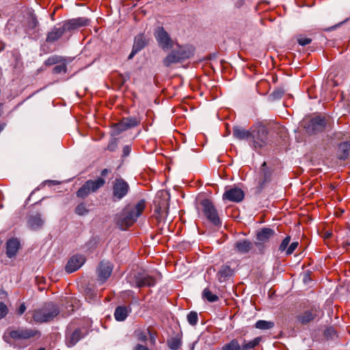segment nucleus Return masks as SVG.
I'll list each match as a JSON object with an SVG mask.
<instances>
[{
  "label": "nucleus",
  "instance_id": "nucleus-1",
  "mask_svg": "<svg viewBox=\"0 0 350 350\" xmlns=\"http://www.w3.org/2000/svg\"><path fill=\"white\" fill-rule=\"evenodd\" d=\"M146 207L144 200L139 201L135 205H128L116 215V223L120 229L124 230L134 224L137 219L142 215Z\"/></svg>",
  "mask_w": 350,
  "mask_h": 350
},
{
  "label": "nucleus",
  "instance_id": "nucleus-2",
  "mask_svg": "<svg viewBox=\"0 0 350 350\" xmlns=\"http://www.w3.org/2000/svg\"><path fill=\"white\" fill-rule=\"evenodd\" d=\"M175 46L163 60V64L165 67L180 63L194 55L195 49L191 45H180L176 42Z\"/></svg>",
  "mask_w": 350,
  "mask_h": 350
},
{
  "label": "nucleus",
  "instance_id": "nucleus-3",
  "mask_svg": "<svg viewBox=\"0 0 350 350\" xmlns=\"http://www.w3.org/2000/svg\"><path fill=\"white\" fill-rule=\"evenodd\" d=\"M248 142L256 151L265 147L269 142L268 130L266 126L262 124L252 126Z\"/></svg>",
  "mask_w": 350,
  "mask_h": 350
},
{
  "label": "nucleus",
  "instance_id": "nucleus-4",
  "mask_svg": "<svg viewBox=\"0 0 350 350\" xmlns=\"http://www.w3.org/2000/svg\"><path fill=\"white\" fill-rule=\"evenodd\" d=\"M59 313V308L52 303H48L42 308L34 311L33 321L38 323L52 321Z\"/></svg>",
  "mask_w": 350,
  "mask_h": 350
},
{
  "label": "nucleus",
  "instance_id": "nucleus-5",
  "mask_svg": "<svg viewBox=\"0 0 350 350\" xmlns=\"http://www.w3.org/2000/svg\"><path fill=\"white\" fill-rule=\"evenodd\" d=\"M200 209L204 217L215 226L221 224L218 212L213 204L209 199L205 198L200 202Z\"/></svg>",
  "mask_w": 350,
  "mask_h": 350
},
{
  "label": "nucleus",
  "instance_id": "nucleus-6",
  "mask_svg": "<svg viewBox=\"0 0 350 350\" xmlns=\"http://www.w3.org/2000/svg\"><path fill=\"white\" fill-rule=\"evenodd\" d=\"M105 184V180L102 177H99L96 180H88L79 189L76 195L78 198H85L90 193H96Z\"/></svg>",
  "mask_w": 350,
  "mask_h": 350
},
{
  "label": "nucleus",
  "instance_id": "nucleus-7",
  "mask_svg": "<svg viewBox=\"0 0 350 350\" xmlns=\"http://www.w3.org/2000/svg\"><path fill=\"white\" fill-rule=\"evenodd\" d=\"M154 38L159 46L163 51H169L174 48L176 42L163 27H158L154 31Z\"/></svg>",
  "mask_w": 350,
  "mask_h": 350
},
{
  "label": "nucleus",
  "instance_id": "nucleus-8",
  "mask_svg": "<svg viewBox=\"0 0 350 350\" xmlns=\"http://www.w3.org/2000/svg\"><path fill=\"white\" fill-rule=\"evenodd\" d=\"M130 191L129 183L122 178H116L112 182V200L120 201L127 196Z\"/></svg>",
  "mask_w": 350,
  "mask_h": 350
},
{
  "label": "nucleus",
  "instance_id": "nucleus-9",
  "mask_svg": "<svg viewBox=\"0 0 350 350\" xmlns=\"http://www.w3.org/2000/svg\"><path fill=\"white\" fill-rule=\"evenodd\" d=\"M129 282L131 286L138 288L150 287L155 285L156 280L148 274L137 273L134 274L133 278L129 279Z\"/></svg>",
  "mask_w": 350,
  "mask_h": 350
},
{
  "label": "nucleus",
  "instance_id": "nucleus-10",
  "mask_svg": "<svg viewBox=\"0 0 350 350\" xmlns=\"http://www.w3.org/2000/svg\"><path fill=\"white\" fill-rule=\"evenodd\" d=\"M87 334L88 329L85 327H77L72 331L71 325H70L66 336L67 346L73 347Z\"/></svg>",
  "mask_w": 350,
  "mask_h": 350
},
{
  "label": "nucleus",
  "instance_id": "nucleus-11",
  "mask_svg": "<svg viewBox=\"0 0 350 350\" xmlns=\"http://www.w3.org/2000/svg\"><path fill=\"white\" fill-rule=\"evenodd\" d=\"M90 20L85 17H79L64 22L62 27L66 31H71L82 27L89 25Z\"/></svg>",
  "mask_w": 350,
  "mask_h": 350
},
{
  "label": "nucleus",
  "instance_id": "nucleus-12",
  "mask_svg": "<svg viewBox=\"0 0 350 350\" xmlns=\"http://www.w3.org/2000/svg\"><path fill=\"white\" fill-rule=\"evenodd\" d=\"M274 234V230L269 228H264L258 232L257 239L259 243H256L255 245L258 248L260 254L264 252L265 247L262 243L267 242Z\"/></svg>",
  "mask_w": 350,
  "mask_h": 350
},
{
  "label": "nucleus",
  "instance_id": "nucleus-13",
  "mask_svg": "<svg viewBox=\"0 0 350 350\" xmlns=\"http://www.w3.org/2000/svg\"><path fill=\"white\" fill-rule=\"evenodd\" d=\"M113 265L109 261H101L97 269L98 280L105 282L111 275Z\"/></svg>",
  "mask_w": 350,
  "mask_h": 350
},
{
  "label": "nucleus",
  "instance_id": "nucleus-14",
  "mask_svg": "<svg viewBox=\"0 0 350 350\" xmlns=\"http://www.w3.org/2000/svg\"><path fill=\"white\" fill-rule=\"evenodd\" d=\"M223 200L234 202H240L244 198V192L239 188L227 189L223 194Z\"/></svg>",
  "mask_w": 350,
  "mask_h": 350
},
{
  "label": "nucleus",
  "instance_id": "nucleus-15",
  "mask_svg": "<svg viewBox=\"0 0 350 350\" xmlns=\"http://www.w3.org/2000/svg\"><path fill=\"white\" fill-rule=\"evenodd\" d=\"M38 333L35 329L20 327L16 330L11 331L10 336L13 339H28L35 336Z\"/></svg>",
  "mask_w": 350,
  "mask_h": 350
},
{
  "label": "nucleus",
  "instance_id": "nucleus-16",
  "mask_svg": "<svg viewBox=\"0 0 350 350\" xmlns=\"http://www.w3.org/2000/svg\"><path fill=\"white\" fill-rule=\"evenodd\" d=\"M326 126V120L324 117L316 116L312 118L308 126L307 130L310 133H317L323 131Z\"/></svg>",
  "mask_w": 350,
  "mask_h": 350
},
{
  "label": "nucleus",
  "instance_id": "nucleus-17",
  "mask_svg": "<svg viewBox=\"0 0 350 350\" xmlns=\"http://www.w3.org/2000/svg\"><path fill=\"white\" fill-rule=\"evenodd\" d=\"M254 244L247 239H241L234 243L233 250L239 254H246L252 251Z\"/></svg>",
  "mask_w": 350,
  "mask_h": 350
},
{
  "label": "nucleus",
  "instance_id": "nucleus-18",
  "mask_svg": "<svg viewBox=\"0 0 350 350\" xmlns=\"http://www.w3.org/2000/svg\"><path fill=\"white\" fill-rule=\"evenodd\" d=\"M85 262V258L82 255H74L68 260L66 271L68 273H72L79 269Z\"/></svg>",
  "mask_w": 350,
  "mask_h": 350
},
{
  "label": "nucleus",
  "instance_id": "nucleus-19",
  "mask_svg": "<svg viewBox=\"0 0 350 350\" xmlns=\"http://www.w3.org/2000/svg\"><path fill=\"white\" fill-rule=\"evenodd\" d=\"M21 247V243L17 238H11L6 242L5 254L10 258L14 257Z\"/></svg>",
  "mask_w": 350,
  "mask_h": 350
},
{
  "label": "nucleus",
  "instance_id": "nucleus-20",
  "mask_svg": "<svg viewBox=\"0 0 350 350\" xmlns=\"http://www.w3.org/2000/svg\"><path fill=\"white\" fill-rule=\"evenodd\" d=\"M27 226L33 230H36L40 229L44 224V220L42 218V215L39 213H36L35 215H30L27 217Z\"/></svg>",
  "mask_w": 350,
  "mask_h": 350
},
{
  "label": "nucleus",
  "instance_id": "nucleus-21",
  "mask_svg": "<svg viewBox=\"0 0 350 350\" xmlns=\"http://www.w3.org/2000/svg\"><path fill=\"white\" fill-rule=\"evenodd\" d=\"M64 33L65 31L62 25L60 27H54L51 31L48 33L46 40L48 42H53L59 39Z\"/></svg>",
  "mask_w": 350,
  "mask_h": 350
},
{
  "label": "nucleus",
  "instance_id": "nucleus-22",
  "mask_svg": "<svg viewBox=\"0 0 350 350\" xmlns=\"http://www.w3.org/2000/svg\"><path fill=\"white\" fill-rule=\"evenodd\" d=\"M317 315V310L316 309H311L297 316V320L301 324H307L314 320Z\"/></svg>",
  "mask_w": 350,
  "mask_h": 350
},
{
  "label": "nucleus",
  "instance_id": "nucleus-23",
  "mask_svg": "<svg viewBox=\"0 0 350 350\" xmlns=\"http://www.w3.org/2000/svg\"><path fill=\"white\" fill-rule=\"evenodd\" d=\"M251 133V128L249 130H246L239 126H234L233 128V136L240 140L246 139L249 142L250 136Z\"/></svg>",
  "mask_w": 350,
  "mask_h": 350
},
{
  "label": "nucleus",
  "instance_id": "nucleus-24",
  "mask_svg": "<svg viewBox=\"0 0 350 350\" xmlns=\"http://www.w3.org/2000/svg\"><path fill=\"white\" fill-rule=\"evenodd\" d=\"M131 312L130 306H118L114 312V317L118 321H124Z\"/></svg>",
  "mask_w": 350,
  "mask_h": 350
},
{
  "label": "nucleus",
  "instance_id": "nucleus-25",
  "mask_svg": "<svg viewBox=\"0 0 350 350\" xmlns=\"http://www.w3.org/2000/svg\"><path fill=\"white\" fill-rule=\"evenodd\" d=\"M232 275V269L228 265H222L217 275L220 282L226 281Z\"/></svg>",
  "mask_w": 350,
  "mask_h": 350
},
{
  "label": "nucleus",
  "instance_id": "nucleus-26",
  "mask_svg": "<svg viewBox=\"0 0 350 350\" xmlns=\"http://www.w3.org/2000/svg\"><path fill=\"white\" fill-rule=\"evenodd\" d=\"M350 144L347 142L340 143L338 146L337 155L338 159L345 160L349 154Z\"/></svg>",
  "mask_w": 350,
  "mask_h": 350
},
{
  "label": "nucleus",
  "instance_id": "nucleus-27",
  "mask_svg": "<svg viewBox=\"0 0 350 350\" xmlns=\"http://www.w3.org/2000/svg\"><path fill=\"white\" fill-rule=\"evenodd\" d=\"M155 204V213L158 214V217L164 218L167 215L168 212V203L166 201H163V202H154Z\"/></svg>",
  "mask_w": 350,
  "mask_h": 350
},
{
  "label": "nucleus",
  "instance_id": "nucleus-28",
  "mask_svg": "<svg viewBox=\"0 0 350 350\" xmlns=\"http://www.w3.org/2000/svg\"><path fill=\"white\" fill-rule=\"evenodd\" d=\"M148 40L146 39L143 34H139L135 36L133 47L135 49V50L140 51L148 44Z\"/></svg>",
  "mask_w": 350,
  "mask_h": 350
},
{
  "label": "nucleus",
  "instance_id": "nucleus-29",
  "mask_svg": "<svg viewBox=\"0 0 350 350\" xmlns=\"http://www.w3.org/2000/svg\"><path fill=\"white\" fill-rule=\"evenodd\" d=\"M260 171L263 176V180L260 182V185L262 186L265 183L270 180L272 172L271 170L267 167L265 161L262 164Z\"/></svg>",
  "mask_w": 350,
  "mask_h": 350
},
{
  "label": "nucleus",
  "instance_id": "nucleus-30",
  "mask_svg": "<svg viewBox=\"0 0 350 350\" xmlns=\"http://www.w3.org/2000/svg\"><path fill=\"white\" fill-rule=\"evenodd\" d=\"M260 341H261L260 337H256L254 340H252L250 342H246V340H244L241 346V350L252 349L254 347H256L257 345H258V344L260 343Z\"/></svg>",
  "mask_w": 350,
  "mask_h": 350
},
{
  "label": "nucleus",
  "instance_id": "nucleus-31",
  "mask_svg": "<svg viewBox=\"0 0 350 350\" xmlns=\"http://www.w3.org/2000/svg\"><path fill=\"white\" fill-rule=\"evenodd\" d=\"M167 342L169 348L172 350H178L182 345L181 338L179 336L171 338Z\"/></svg>",
  "mask_w": 350,
  "mask_h": 350
},
{
  "label": "nucleus",
  "instance_id": "nucleus-32",
  "mask_svg": "<svg viewBox=\"0 0 350 350\" xmlns=\"http://www.w3.org/2000/svg\"><path fill=\"white\" fill-rule=\"evenodd\" d=\"M274 323L264 320H259L255 324V327L259 329H269L273 328Z\"/></svg>",
  "mask_w": 350,
  "mask_h": 350
},
{
  "label": "nucleus",
  "instance_id": "nucleus-33",
  "mask_svg": "<svg viewBox=\"0 0 350 350\" xmlns=\"http://www.w3.org/2000/svg\"><path fill=\"white\" fill-rule=\"evenodd\" d=\"M122 122L124 124L126 129L135 127L139 124V121L136 118L133 117L124 118Z\"/></svg>",
  "mask_w": 350,
  "mask_h": 350
},
{
  "label": "nucleus",
  "instance_id": "nucleus-34",
  "mask_svg": "<svg viewBox=\"0 0 350 350\" xmlns=\"http://www.w3.org/2000/svg\"><path fill=\"white\" fill-rule=\"evenodd\" d=\"M126 130L127 129L125 127L124 124L122 121H120L118 123L113 124L111 130V134L113 136H117Z\"/></svg>",
  "mask_w": 350,
  "mask_h": 350
},
{
  "label": "nucleus",
  "instance_id": "nucleus-35",
  "mask_svg": "<svg viewBox=\"0 0 350 350\" xmlns=\"http://www.w3.org/2000/svg\"><path fill=\"white\" fill-rule=\"evenodd\" d=\"M202 297L209 302H215L219 299V297L213 294L208 288H204L202 292Z\"/></svg>",
  "mask_w": 350,
  "mask_h": 350
},
{
  "label": "nucleus",
  "instance_id": "nucleus-36",
  "mask_svg": "<svg viewBox=\"0 0 350 350\" xmlns=\"http://www.w3.org/2000/svg\"><path fill=\"white\" fill-rule=\"evenodd\" d=\"M221 350H241V345L237 339H233L224 345Z\"/></svg>",
  "mask_w": 350,
  "mask_h": 350
},
{
  "label": "nucleus",
  "instance_id": "nucleus-37",
  "mask_svg": "<svg viewBox=\"0 0 350 350\" xmlns=\"http://www.w3.org/2000/svg\"><path fill=\"white\" fill-rule=\"evenodd\" d=\"M89 210L87 208L86 204L85 202H81L75 208V213L78 215L83 216L88 214Z\"/></svg>",
  "mask_w": 350,
  "mask_h": 350
},
{
  "label": "nucleus",
  "instance_id": "nucleus-38",
  "mask_svg": "<svg viewBox=\"0 0 350 350\" xmlns=\"http://www.w3.org/2000/svg\"><path fill=\"white\" fill-rule=\"evenodd\" d=\"M187 321L191 325H196L198 321V313L195 311H191L187 317Z\"/></svg>",
  "mask_w": 350,
  "mask_h": 350
},
{
  "label": "nucleus",
  "instance_id": "nucleus-39",
  "mask_svg": "<svg viewBox=\"0 0 350 350\" xmlns=\"http://www.w3.org/2000/svg\"><path fill=\"white\" fill-rule=\"evenodd\" d=\"M67 71V66L65 63L56 65L53 68V72L55 74H61V73H66Z\"/></svg>",
  "mask_w": 350,
  "mask_h": 350
},
{
  "label": "nucleus",
  "instance_id": "nucleus-40",
  "mask_svg": "<svg viewBox=\"0 0 350 350\" xmlns=\"http://www.w3.org/2000/svg\"><path fill=\"white\" fill-rule=\"evenodd\" d=\"M290 241L291 237H286L282 241L281 244L280 245L279 250L282 252L286 251L287 250V246L288 245Z\"/></svg>",
  "mask_w": 350,
  "mask_h": 350
},
{
  "label": "nucleus",
  "instance_id": "nucleus-41",
  "mask_svg": "<svg viewBox=\"0 0 350 350\" xmlns=\"http://www.w3.org/2000/svg\"><path fill=\"white\" fill-rule=\"evenodd\" d=\"M38 21L36 17L33 15H31L28 20V27L33 29L38 26Z\"/></svg>",
  "mask_w": 350,
  "mask_h": 350
},
{
  "label": "nucleus",
  "instance_id": "nucleus-42",
  "mask_svg": "<svg viewBox=\"0 0 350 350\" xmlns=\"http://www.w3.org/2000/svg\"><path fill=\"white\" fill-rule=\"evenodd\" d=\"M284 90H282L281 88H278V89L275 90L272 92L271 96L275 100V99H280V98H282V96L284 95Z\"/></svg>",
  "mask_w": 350,
  "mask_h": 350
},
{
  "label": "nucleus",
  "instance_id": "nucleus-43",
  "mask_svg": "<svg viewBox=\"0 0 350 350\" xmlns=\"http://www.w3.org/2000/svg\"><path fill=\"white\" fill-rule=\"evenodd\" d=\"M298 245L299 243L297 241L293 242L286 250V254L288 256L292 254L298 247Z\"/></svg>",
  "mask_w": 350,
  "mask_h": 350
},
{
  "label": "nucleus",
  "instance_id": "nucleus-44",
  "mask_svg": "<svg viewBox=\"0 0 350 350\" xmlns=\"http://www.w3.org/2000/svg\"><path fill=\"white\" fill-rule=\"evenodd\" d=\"M8 312V309L7 306L2 301H0V319L5 317Z\"/></svg>",
  "mask_w": 350,
  "mask_h": 350
},
{
  "label": "nucleus",
  "instance_id": "nucleus-45",
  "mask_svg": "<svg viewBox=\"0 0 350 350\" xmlns=\"http://www.w3.org/2000/svg\"><path fill=\"white\" fill-rule=\"evenodd\" d=\"M58 59H59V57L57 56L51 57L45 61V65L52 66V65L56 64L59 62Z\"/></svg>",
  "mask_w": 350,
  "mask_h": 350
},
{
  "label": "nucleus",
  "instance_id": "nucleus-46",
  "mask_svg": "<svg viewBox=\"0 0 350 350\" xmlns=\"http://www.w3.org/2000/svg\"><path fill=\"white\" fill-rule=\"evenodd\" d=\"M136 336L139 341L145 342L147 340V334L144 332L138 331L136 332Z\"/></svg>",
  "mask_w": 350,
  "mask_h": 350
},
{
  "label": "nucleus",
  "instance_id": "nucleus-47",
  "mask_svg": "<svg viewBox=\"0 0 350 350\" xmlns=\"http://www.w3.org/2000/svg\"><path fill=\"white\" fill-rule=\"evenodd\" d=\"M297 42L301 46H306L310 44L312 40L309 38L300 37L297 39Z\"/></svg>",
  "mask_w": 350,
  "mask_h": 350
},
{
  "label": "nucleus",
  "instance_id": "nucleus-48",
  "mask_svg": "<svg viewBox=\"0 0 350 350\" xmlns=\"http://www.w3.org/2000/svg\"><path fill=\"white\" fill-rule=\"evenodd\" d=\"M118 147V142H117V140L116 139H112L109 144H108V146H107V150L111 151V152H113L116 150V149Z\"/></svg>",
  "mask_w": 350,
  "mask_h": 350
},
{
  "label": "nucleus",
  "instance_id": "nucleus-49",
  "mask_svg": "<svg viewBox=\"0 0 350 350\" xmlns=\"http://www.w3.org/2000/svg\"><path fill=\"white\" fill-rule=\"evenodd\" d=\"M131 148L130 146H129V145L124 146L122 149V157H125L129 156L131 153Z\"/></svg>",
  "mask_w": 350,
  "mask_h": 350
},
{
  "label": "nucleus",
  "instance_id": "nucleus-50",
  "mask_svg": "<svg viewBox=\"0 0 350 350\" xmlns=\"http://www.w3.org/2000/svg\"><path fill=\"white\" fill-rule=\"evenodd\" d=\"M325 335L332 337L336 335V331L333 327H329L325 331Z\"/></svg>",
  "mask_w": 350,
  "mask_h": 350
},
{
  "label": "nucleus",
  "instance_id": "nucleus-51",
  "mask_svg": "<svg viewBox=\"0 0 350 350\" xmlns=\"http://www.w3.org/2000/svg\"><path fill=\"white\" fill-rule=\"evenodd\" d=\"M25 310H26V306H25V304L23 303V304H21L20 307L17 310V313H18V314L21 315L25 312Z\"/></svg>",
  "mask_w": 350,
  "mask_h": 350
},
{
  "label": "nucleus",
  "instance_id": "nucleus-52",
  "mask_svg": "<svg viewBox=\"0 0 350 350\" xmlns=\"http://www.w3.org/2000/svg\"><path fill=\"white\" fill-rule=\"evenodd\" d=\"M133 350H150L147 347L142 345H137Z\"/></svg>",
  "mask_w": 350,
  "mask_h": 350
},
{
  "label": "nucleus",
  "instance_id": "nucleus-53",
  "mask_svg": "<svg viewBox=\"0 0 350 350\" xmlns=\"http://www.w3.org/2000/svg\"><path fill=\"white\" fill-rule=\"evenodd\" d=\"M332 231H329V230H327L325 231L323 234V237L325 239H329L332 236Z\"/></svg>",
  "mask_w": 350,
  "mask_h": 350
},
{
  "label": "nucleus",
  "instance_id": "nucleus-54",
  "mask_svg": "<svg viewBox=\"0 0 350 350\" xmlns=\"http://www.w3.org/2000/svg\"><path fill=\"white\" fill-rule=\"evenodd\" d=\"M138 52H139L138 51L135 50V49H134V48L133 47V49H132V51H131V53H130V55H129L128 59H133V57H134V56H135V55Z\"/></svg>",
  "mask_w": 350,
  "mask_h": 350
},
{
  "label": "nucleus",
  "instance_id": "nucleus-55",
  "mask_svg": "<svg viewBox=\"0 0 350 350\" xmlns=\"http://www.w3.org/2000/svg\"><path fill=\"white\" fill-rule=\"evenodd\" d=\"M109 172V170L108 169L105 168V169H103L101 171L100 174H101L102 176H106L108 174Z\"/></svg>",
  "mask_w": 350,
  "mask_h": 350
},
{
  "label": "nucleus",
  "instance_id": "nucleus-56",
  "mask_svg": "<svg viewBox=\"0 0 350 350\" xmlns=\"http://www.w3.org/2000/svg\"><path fill=\"white\" fill-rule=\"evenodd\" d=\"M5 44L2 42H0V52L3 51L5 49Z\"/></svg>",
  "mask_w": 350,
  "mask_h": 350
},
{
  "label": "nucleus",
  "instance_id": "nucleus-57",
  "mask_svg": "<svg viewBox=\"0 0 350 350\" xmlns=\"http://www.w3.org/2000/svg\"><path fill=\"white\" fill-rule=\"evenodd\" d=\"M6 126V124L5 123H1L0 124V133L3 131V130L5 129Z\"/></svg>",
  "mask_w": 350,
  "mask_h": 350
},
{
  "label": "nucleus",
  "instance_id": "nucleus-58",
  "mask_svg": "<svg viewBox=\"0 0 350 350\" xmlns=\"http://www.w3.org/2000/svg\"><path fill=\"white\" fill-rule=\"evenodd\" d=\"M150 338H151V340L152 341V342H154V340H155L154 338L152 336H150Z\"/></svg>",
  "mask_w": 350,
  "mask_h": 350
},
{
  "label": "nucleus",
  "instance_id": "nucleus-59",
  "mask_svg": "<svg viewBox=\"0 0 350 350\" xmlns=\"http://www.w3.org/2000/svg\"><path fill=\"white\" fill-rule=\"evenodd\" d=\"M349 231H350V226L349 227Z\"/></svg>",
  "mask_w": 350,
  "mask_h": 350
}]
</instances>
